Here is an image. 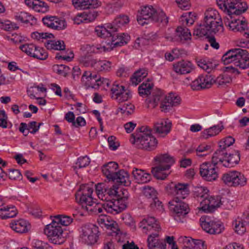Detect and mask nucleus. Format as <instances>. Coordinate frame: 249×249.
Returning a JSON list of instances; mask_svg holds the SVG:
<instances>
[{
	"label": "nucleus",
	"mask_w": 249,
	"mask_h": 249,
	"mask_svg": "<svg viewBox=\"0 0 249 249\" xmlns=\"http://www.w3.org/2000/svg\"><path fill=\"white\" fill-rule=\"evenodd\" d=\"M216 3L219 9L230 17L224 20L225 25L234 32L243 33V36L249 39V26L245 18H235L247 11V2L243 0H217Z\"/></svg>",
	"instance_id": "1"
},
{
	"label": "nucleus",
	"mask_w": 249,
	"mask_h": 249,
	"mask_svg": "<svg viewBox=\"0 0 249 249\" xmlns=\"http://www.w3.org/2000/svg\"><path fill=\"white\" fill-rule=\"evenodd\" d=\"M216 11L212 9L205 12L203 23H200L196 27L193 32V35L198 37L215 34L223 31L222 21L215 20Z\"/></svg>",
	"instance_id": "2"
},
{
	"label": "nucleus",
	"mask_w": 249,
	"mask_h": 249,
	"mask_svg": "<svg viewBox=\"0 0 249 249\" xmlns=\"http://www.w3.org/2000/svg\"><path fill=\"white\" fill-rule=\"evenodd\" d=\"M118 28L112 24H107L106 26H97L95 28L97 35L102 38L111 37V42H108L107 45L110 48L122 46L126 44L130 39V36L124 33L118 34Z\"/></svg>",
	"instance_id": "3"
},
{
	"label": "nucleus",
	"mask_w": 249,
	"mask_h": 249,
	"mask_svg": "<svg viewBox=\"0 0 249 249\" xmlns=\"http://www.w3.org/2000/svg\"><path fill=\"white\" fill-rule=\"evenodd\" d=\"M146 101L151 104L152 107H156L159 102H160V108L162 111L169 112L173 107L180 104V98L175 94L170 93L165 95L160 89H156L152 92V97L148 98Z\"/></svg>",
	"instance_id": "4"
},
{
	"label": "nucleus",
	"mask_w": 249,
	"mask_h": 249,
	"mask_svg": "<svg viewBox=\"0 0 249 249\" xmlns=\"http://www.w3.org/2000/svg\"><path fill=\"white\" fill-rule=\"evenodd\" d=\"M141 134L135 135L132 134L130 141L135 147L147 151H152L156 149L158 141L151 133V129L148 126H142L139 128Z\"/></svg>",
	"instance_id": "5"
},
{
	"label": "nucleus",
	"mask_w": 249,
	"mask_h": 249,
	"mask_svg": "<svg viewBox=\"0 0 249 249\" xmlns=\"http://www.w3.org/2000/svg\"><path fill=\"white\" fill-rule=\"evenodd\" d=\"M137 21L142 26L152 21L166 25L168 22V18L160 9H156L152 6L146 5L141 7L140 14L137 16Z\"/></svg>",
	"instance_id": "6"
},
{
	"label": "nucleus",
	"mask_w": 249,
	"mask_h": 249,
	"mask_svg": "<svg viewBox=\"0 0 249 249\" xmlns=\"http://www.w3.org/2000/svg\"><path fill=\"white\" fill-rule=\"evenodd\" d=\"M137 21L142 26L152 21L166 25L168 22V18L160 9H156L152 6L146 5L141 7L140 14L137 16Z\"/></svg>",
	"instance_id": "7"
},
{
	"label": "nucleus",
	"mask_w": 249,
	"mask_h": 249,
	"mask_svg": "<svg viewBox=\"0 0 249 249\" xmlns=\"http://www.w3.org/2000/svg\"><path fill=\"white\" fill-rule=\"evenodd\" d=\"M222 60L225 65L232 63L233 67L242 69L249 68V53L246 50L236 48L229 50L225 53Z\"/></svg>",
	"instance_id": "8"
},
{
	"label": "nucleus",
	"mask_w": 249,
	"mask_h": 249,
	"mask_svg": "<svg viewBox=\"0 0 249 249\" xmlns=\"http://www.w3.org/2000/svg\"><path fill=\"white\" fill-rule=\"evenodd\" d=\"M154 160L157 165L152 169L151 172L153 176L158 179H165L170 174L167 171L169 170L171 166L175 162L174 158L165 154L156 156Z\"/></svg>",
	"instance_id": "9"
},
{
	"label": "nucleus",
	"mask_w": 249,
	"mask_h": 249,
	"mask_svg": "<svg viewBox=\"0 0 249 249\" xmlns=\"http://www.w3.org/2000/svg\"><path fill=\"white\" fill-rule=\"evenodd\" d=\"M100 235L99 228L92 224H87L81 227L80 238L82 242L88 245L95 244Z\"/></svg>",
	"instance_id": "10"
},
{
	"label": "nucleus",
	"mask_w": 249,
	"mask_h": 249,
	"mask_svg": "<svg viewBox=\"0 0 249 249\" xmlns=\"http://www.w3.org/2000/svg\"><path fill=\"white\" fill-rule=\"evenodd\" d=\"M44 232L53 244H60L64 242L63 231L61 227L53 221L51 224L46 226Z\"/></svg>",
	"instance_id": "11"
},
{
	"label": "nucleus",
	"mask_w": 249,
	"mask_h": 249,
	"mask_svg": "<svg viewBox=\"0 0 249 249\" xmlns=\"http://www.w3.org/2000/svg\"><path fill=\"white\" fill-rule=\"evenodd\" d=\"M219 163V161L215 162L212 159V163L205 162L201 164L199 168L200 175L205 180L212 181L215 180L218 178V173L216 170V165Z\"/></svg>",
	"instance_id": "12"
},
{
	"label": "nucleus",
	"mask_w": 249,
	"mask_h": 249,
	"mask_svg": "<svg viewBox=\"0 0 249 249\" xmlns=\"http://www.w3.org/2000/svg\"><path fill=\"white\" fill-rule=\"evenodd\" d=\"M93 191V184H85L80 185L75 196L77 200L79 198V202L82 205L83 207H84L85 203L91 202L92 199H93L92 197Z\"/></svg>",
	"instance_id": "13"
},
{
	"label": "nucleus",
	"mask_w": 249,
	"mask_h": 249,
	"mask_svg": "<svg viewBox=\"0 0 249 249\" xmlns=\"http://www.w3.org/2000/svg\"><path fill=\"white\" fill-rule=\"evenodd\" d=\"M200 221L202 228L210 234H219L224 229L223 225L220 222L211 220L209 218L201 217Z\"/></svg>",
	"instance_id": "14"
},
{
	"label": "nucleus",
	"mask_w": 249,
	"mask_h": 249,
	"mask_svg": "<svg viewBox=\"0 0 249 249\" xmlns=\"http://www.w3.org/2000/svg\"><path fill=\"white\" fill-rule=\"evenodd\" d=\"M214 83V79L210 73L199 75L196 79L192 81L191 87L193 90H200L208 89Z\"/></svg>",
	"instance_id": "15"
},
{
	"label": "nucleus",
	"mask_w": 249,
	"mask_h": 249,
	"mask_svg": "<svg viewBox=\"0 0 249 249\" xmlns=\"http://www.w3.org/2000/svg\"><path fill=\"white\" fill-rule=\"evenodd\" d=\"M222 204L221 197L219 196L214 197L208 195V197L200 201V209L206 213H212Z\"/></svg>",
	"instance_id": "16"
},
{
	"label": "nucleus",
	"mask_w": 249,
	"mask_h": 249,
	"mask_svg": "<svg viewBox=\"0 0 249 249\" xmlns=\"http://www.w3.org/2000/svg\"><path fill=\"white\" fill-rule=\"evenodd\" d=\"M235 140L231 137L228 136L221 140L219 143V148L213 155V160L214 162L221 160L224 155L227 154L228 148L232 145Z\"/></svg>",
	"instance_id": "17"
},
{
	"label": "nucleus",
	"mask_w": 249,
	"mask_h": 249,
	"mask_svg": "<svg viewBox=\"0 0 249 249\" xmlns=\"http://www.w3.org/2000/svg\"><path fill=\"white\" fill-rule=\"evenodd\" d=\"M81 62L85 66L93 67L98 71H107L111 69V63L108 61H97L91 58H82Z\"/></svg>",
	"instance_id": "18"
},
{
	"label": "nucleus",
	"mask_w": 249,
	"mask_h": 249,
	"mask_svg": "<svg viewBox=\"0 0 249 249\" xmlns=\"http://www.w3.org/2000/svg\"><path fill=\"white\" fill-rule=\"evenodd\" d=\"M240 71L232 65L226 67L224 73L217 77L214 80V83L217 85L218 87L223 86L227 83L231 82V75L230 74H235L238 75Z\"/></svg>",
	"instance_id": "19"
},
{
	"label": "nucleus",
	"mask_w": 249,
	"mask_h": 249,
	"mask_svg": "<svg viewBox=\"0 0 249 249\" xmlns=\"http://www.w3.org/2000/svg\"><path fill=\"white\" fill-rule=\"evenodd\" d=\"M171 209L175 213V219L178 220V218L180 216H184L189 213V208L188 205L180 200H173L170 202Z\"/></svg>",
	"instance_id": "20"
},
{
	"label": "nucleus",
	"mask_w": 249,
	"mask_h": 249,
	"mask_svg": "<svg viewBox=\"0 0 249 249\" xmlns=\"http://www.w3.org/2000/svg\"><path fill=\"white\" fill-rule=\"evenodd\" d=\"M240 160V155L238 151H234L232 153H229L224 155L219 163H222L223 165L226 167H232L237 164Z\"/></svg>",
	"instance_id": "21"
},
{
	"label": "nucleus",
	"mask_w": 249,
	"mask_h": 249,
	"mask_svg": "<svg viewBox=\"0 0 249 249\" xmlns=\"http://www.w3.org/2000/svg\"><path fill=\"white\" fill-rule=\"evenodd\" d=\"M158 232H152L147 239V247L149 249H166L165 242L159 239Z\"/></svg>",
	"instance_id": "22"
},
{
	"label": "nucleus",
	"mask_w": 249,
	"mask_h": 249,
	"mask_svg": "<svg viewBox=\"0 0 249 249\" xmlns=\"http://www.w3.org/2000/svg\"><path fill=\"white\" fill-rule=\"evenodd\" d=\"M140 227L146 231H143L146 234H148V232H159L160 229V227L155 217L152 216L148 217L142 220L140 223Z\"/></svg>",
	"instance_id": "23"
},
{
	"label": "nucleus",
	"mask_w": 249,
	"mask_h": 249,
	"mask_svg": "<svg viewBox=\"0 0 249 249\" xmlns=\"http://www.w3.org/2000/svg\"><path fill=\"white\" fill-rule=\"evenodd\" d=\"M75 8L80 9H95L101 5L98 0H72Z\"/></svg>",
	"instance_id": "24"
},
{
	"label": "nucleus",
	"mask_w": 249,
	"mask_h": 249,
	"mask_svg": "<svg viewBox=\"0 0 249 249\" xmlns=\"http://www.w3.org/2000/svg\"><path fill=\"white\" fill-rule=\"evenodd\" d=\"M171 122L168 120L161 121L155 124L152 131L158 134L161 137H164L170 131L171 127Z\"/></svg>",
	"instance_id": "25"
},
{
	"label": "nucleus",
	"mask_w": 249,
	"mask_h": 249,
	"mask_svg": "<svg viewBox=\"0 0 249 249\" xmlns=\"http://www.w3.org/2000/svg\"><path fill=\"white\" fill-rule=\"evenodd\" d=\"M173 69L176 73L185 74L191 72L193 68L191 62L182 60L174 64Z\"/></svg>",
	"instance_id": "26"
},
{
	"label": "nucleus",
	"mask_w": 249,
	"mask_h": 249,
	"mask_svg": "<svg viewBox=\"0 0 249 249\" xmlns=\"http://www.w3.org/2000/svg\"><path fill=\"white\" fill-rule=\"evenodd\" d=\"M189 185L187 183H178L174 186L173 194L176 196L174 200L184 199L189 195Z\"/></svg>",
	"instance_id": "27"
},
{
	"label": "nucleus",
	"mask_w": 249,
	"mask_h": 249,
	"mask_svg": "<svg viewBox=\"0 0 249 249\" xmlns=\"http://www.w3.org/2000/svg\"><path fill=\"white\" fill-rule=\"evenodd\" d=\"M25 4L35 11L42 13L49 10V7L45 2L40 0H25Z\"/></svg>",
	"instance_id": "28"
},
{
	"label": "nucleus",
	"mask_w": 249,
	"mask_h": 249,
	"mask_svg": "<svg viewBox=\"0 0 249 249\" xmlns=\"http://www.w3.org/2000/svg\"><path fill=\"white\" fill-rule=\"evenodd\" d=\"M118 164L113 161H111L103 165L102 170L103 174L106 177L109 181L112 180L117 173Z\"/></svg>",
	"instance_id": "29"
},
{
	"label": "nucleus",
	"mask_w": 249,
	"mask_h": 249,
	"mask_svg": "<svg viewBox=\"0 0 249 249\" xmlns=\"http://www.w3.org/2000/svg\"><path fill=\"white\" fill-rule=\"evenodd\" d=\"M234 230L239 234H244L247 229H249V214L244 219H238L234 223Z\"/></svg>",
	"instance_id": "30"
},
{
	"label": "nucleus",
	"mask_w": 249,
	"mask_h": 249,
	"mask_svg": "<svg viewBox=\"0 0 249 249\" xmlns=\"http://www.w3.org/2000/svg\"><path fill=\"white\" fill-rule=\"evenodd\" d=\"M19 130L25 136H27L29 133L35 134L38 131V126H37V122L32 121L28 124L25 123H21L20 124Z\"/></svg>",
	"instance_id": "31"
},
{
	"label": "nucleus",
	"mask_w": 249,
	"mask_h": 249,
	"mask_svg": "<svg viewBox=\"0 0 249 249\" xmlns=\"http://www.w3.org/2000/svg\"><path fill=\"white\" fill-rule=\"evenodd\" d=\"M132 174L139 183H145L149 181L151 178L150 174L145 173L143 170L136 168L132 171Z\"/></svg>",
	"instance_id": "32"
},
{
	"label": "nucleus",
	"mask_w": 249,
	"mask_h": 249,
	"mask_svg": "<svg viewBox=\"0 0 249 249\" xmlns=\"http://www.w3.org/2000/svg\"><path fill=\"white\" fill-rule=\"evenodd\" d=\"M191 36V33L188 29L179 26L176 29L175 40L178 41L184 42L190 39Z\"/></svg>",
	"instance_id": "33"
},
{
	"label": "nucleus",
	"mask_w": 249,
	"mask_h": 249,
	"mask_svg": "<svg viewBox=\"0 0 249 249\" xmlns=\"http://www.w3.org/2000/svg\"><path fill=\"white\" fill-rule=\"evenodd\" d=\"M223 128L224 127L223 125H214L208 129L204 130L201 133V136L204 139H207L209 137L217 135Z\"/></svg>",
	"instance_id": "34"
},
{
	"label": "nucleus",
	"mask_w": 249,
	"mask_h": 249,
	"mask_svg": "<svg viewBox=\"0 0 249 249\" xmlns=\"http://www.w3.org/2000/svg\"><path fill=\"white\" fill-rule=\"evenodd\" d=\"M82 49L88 53L106 52L111 50V48H107L105 46H101L100 45L95 46L94 45H90L89 44L83 45Z\"/></svg>",
	"instance_id": "35"
},
{
	"label": "nucleus",
	"mask_w": 249,
	"mask_h": 249,
	"mask_svg": "<svg viewBox=\"0 0 249 249\" xmlns=\"http://www.w3.org/2000/svg\"><path fill=\"white\" fill-rule=\"evenodd\" d=\"M17 20L22 23H29L31 25H34L36 23V19L31 15L24 12H21L16 16Z\"/></svg>",
	"instance_id": "36"
},
{
	"label": "nucleus",
	"mask_w": 249,
	"mask_h": 249,
	"mask_svg": "<svg viewBox=\"0 0 249 249\" xmlns=\"http://www.w3.org/2000/svg\"><path fill=\"white\" fill-rule=\"evenodd\" d=\"M111 181H116L124 186L129 184L128 174L124 170H121L117 172Z\"/></svg>",
	"instance_id": "37"
},
{
	"label": "nucleus",
	"mask_w": 249,
	"mask_h": 249,
	"mask_svg": "<svg viewBox=\"0 0 249 249\" xmlns=\"http://www.w3.org/2000/svg\"><path fill=\"white\" fill-rule=\"evenodd\" d=\"M45 47L48 50L64 51L65 50V44L62 40H47L44 43Z\"/></svg>",
	"instance_id": "38"
},
{
	"label": "nucleus",
	"mask_w": 249,
	"mask_h": 249,
	"mask_svg": "<svg viewBox=\"0 0 249 249\" xmlns=\"http://www.w3.org/2000/svg\"><path fill=\"white\" fill-rule=\"evenodd\" d=\"M10 227L18 233H24L28 231L27 222L23 219L10 223Z\"/></svg>",
	"instance_id": "39"
},
{
	"label": "nucleus",
	"mask_w": 249,
	"mask_h": 249,
	"mask_svg": "<svg viewBox=\"0 0 249 249\" xmlns=\"http://www.w3.org/2000/svg\"><path fill=\"white\" fill-rule=\"evenodd\" d=\"M57 225L67 226L72 222V218L64 215H57L53 217L52 220Z\"/></svg>",
	"instance_id": "40"
},
{
	"label": "nucleus",
	"mask_w": 249,
	"mask_h": 249,
	"mask_svg": "<svg viewBox=\"0 0 249 249\" xmlns=\"http://www.w3.org/2000/svg\"><path fill=\"white\" fill-rule=\"evenodd\" d=\"M235 171L228 172L223 175L222 180L223 182L229 186H234V182L235 180Z\"/></svg>",
	"instance_id": "41"
},
{
	"label": "nucleus",
	"mask_w": 249,
	"mask_h": 249,
	"mask_svg": "<svg viewBox=\"0 0 249 249\" xmlns=\"http://www.w3.org/2000/svg\"><path fill=\"white\" fill-rule=\"evenodd\" d=\"M153 87V84L150 83V81L147 80L146 82H143L138 88L139 94L142 96L146 95L151 93V89Z\"/></svg>",
	"instance_id": "42"
},
{
	"label": "nucleus",
	"mask_w": 249,
	"mask_h": 249,
	"mask_svg": "<svg viewBox=\"0 0 249 249\" xmlns=\"http://www.w3.org/2000/svg\"><path fill=\"white\" fill-rule=\"evenodd\" d=\"M102 223H104L105 227L107 229L112 231L113 232H116L118 231V225L114 220H111L107 217L101 219Z\"/></svg>",
	"instance_id": "43"
},
{
	"label": "nucleus",
	"mask_w": 249,
	"mask_h": 249,
	"mask_svg": "<svg viewBox=\"0 0 249 249\" xmlns=\"http://www.w3.org/2000/svg\"><path fill=\"white\" fill-rule=\"evenodd\" d=\"M150 207L152 211L161 213L163 211V207L162 202L156 197L151 200Z\"/></svg>",
	"instance_id": "44"
},
{
	"label": "nucleus",
	"mask_w": 249,
	"mask_h": 249,
	"mask_svg": "<svg viewBox=\"0 0 249 249\" xmlns=\"http://www.w3.org/2000/svg\"><path fill=\"white\" fill-rule=\"evenodd\" d=\"M235 180H234V187L240 186H243L246 184L247 178L244 175L241 173L235 171Z\"/></svg>",
	"instance_id": "45"
},
{
	"label": "nucleus",
	"mask_w": 249,
	"mask_h": 249,
	"mask_svg": "<svg viewBox=\"0 0 249 249\" xmlns=\"http://www.w3.org/2000/svg\"><path fill=\"white\" fill-rule=\"evenodd\" d=\"M53 35L52 34L48 33H38L34 32L32 35V37L38 41L43 42L44 39L53 38Z\"/></svg>",
	"instance_id": "46"
},
{
	"label": "nucleus",
	"mask_w": 249,
	"mask_h": 249,
	"mask_svg": "<svg viewBox=\"0 0 249 249\" xmlns=\"http://www.w3.org/2000/svg\"><path fill=\"white\" fill-rule=\"evenodd\" d=\"M134 106L131 104H124L117 109V113L120 112L122 114L130 115L133 112Z\"/></svg>",
	"instance_id": "47"
},
{
	"label": "nucleus",
	"mask_w": 249,
	"mask_h": 249,
	"mask_svg": "<svg viewBox=\"0 0 249 249\" xmlns=\"http://www.w3.org/2000/svg\"><path fill=\"white\" fill-rule=\"evenodd\" d=\"M53 70L58 74L66 77L70 69L68 66L64 65H56L53 66Z\"/></svg>",
	"instance_id": "48"
},
{
	"label": "nucleus",
	"mask_w": 249,
	"mask_h": 249,
	"mask_svg": "<svg viewBox=\"0 0 249 249\" xmlns=\"http://www.w3.org/2000/svg\"><path fill=\"white\" fill-rule=\"evenodd\" d=\"M198 66L206 71L208 73H210L214 68L212 62L207 61L204 59H201L197 62Z\"/></svg>",
	"instance_id": "49"
},
{
	"label": "nucleus",
	"mask_w": 249,
	"mask_h": 249,
	"mask_svg": "<svg viewBox=\"0 0 249 249\" xmlns=\"http://www.w3.org/2000/svg\"><path fill=\"white\" fill-rule=\"evenodd\" d=\"M178 241L182 243L183 249H192L194 239L186 236H181L179 238Z\"/></svg>",
	"instance_id": "50"
},
{
	"label": "nucleus",
	"mask_w": 249,
	"mask_h": 249,
	"mask_svg": "<svg viewBox=\"0 0 249 249\" xmlns=\"http://www.w3.org/2000/svg\"><path fill=\"white\" fill-rule=\"evenodd\" d=\"M48 53L43 48H38L37 47L33 53L34 58L40 59L45 60L48 57Z\"/></svg>",
	"instance_id": "51"
},
{
	"label": "nucleus",
	"mask_w": 249,
	"mask_h": 249,
	"mask_svg": "<svg viewBox=\"0 0 249 249\" xmlns=\"http://www.w3.org/2000/svg\"><path fill=\"white\" fill-rule=\"evenodd\" d=\"M90 162V159L87 156L80 157L77 159V162H76L77 166L74 167V169L77 167L78 168L86 167L89 165Z\"/></svg>",
	"instance_id": "52"
},
{
	"label": "nucleus",
	"mask_w": 249,
	"mask_h": 249,
	"mask_svg": "<svg viewBox=\"0 0 249 249\" xmlns=\"http://www.w3.org/2000/svg\"><path fill=\"white\" fill-rule=\"evenodd\" d=\"M129 21V18L127 16L123 15L116 18L113 21V23H109V24H112V25L115 26L119 29V27L121 26L128 23Z\"/></svg>",
	"instance_id": "53"
},
{
	"label": "nucleus",
	"mask_w": 249,
	"mask_h": 249,
	"mask_svg": "<svg viewBox=\"0 0 249 249\" xmlns=\"http://www.w3.org/2000/svg\"><path fill=\"white\" fill-rule=\"evenodd\" d=\"M19 48L22 52L32 57L36 46L33 44H25L20 46Z\"/></svg>",
	"instance_id": "54"
},
{
	"label": "nucleus",
	"mask_w": 249,
	"mask_h": 249,
	"mask_svg": "<svg viewBox=\"0 0 249 249\" xmlns=\"http://www.w3.org/2000/svg\"><path fill=\"white\" fill-rule=\"evenodd\" d=\"M208 192L207 188L202 186L196 187L195 190V195L200 199H205V197H208Z\"/></svg>",
	"instance_id": "55"
},
{
	"label": "nucleus",
	"mask_w": 249,
	"mask_h": 249,
	"mask_svg": "<svg viewBox=\"0 0 249 249\" xmlns=\"http://www.w3.org/2000/svg\"><path fill=\"white\" fill-rule=\"evenodd\" d=\"M53 23L54 25H52V28L55 30H63L67 26L65 20L58 18L57 17H56V19L54 20Z\"/></svg>",
	"instance_id": "56"
},
{
	"label": "nucleus",
	"mask_w": 249,
	"mask_h": 249,
	"mask_svg": "<svg viewBox=\"0 0 249 249\" xmlns=\"http://www.w3.org/2000/svg\"><path fill=\"white\" fill-rule=\"evenodd\" d=\"M107 184L105 182L98 183L95 185V190L98 197L101 199H106L103 194V191H105Z\"/></svg>",
	"instance_id": "57"
},
{
	"label": "nucleus",
	"mask_w": 249,
	"mask_h": 249,
	"mask_svg": "<svg viewBox=\"0 0 249 249\" xmlns=\"http://www.w3.org/2000/svg\"><path fill=\"white\" fill-rule=\"evenodd\" d=\"M143 194L148 198H154L157 197V192L155 189L150 186L143 187Z\"/></svg>",
	"instance_id": "58"
},
{
	"label": "nucleus",
	"mask_w": 249,
	"mask_h": 249,
	"mask_svg": "<svg viewBox=\"0 0 249 249\" xmlns=\"http://www.w3.org/2000/svg\"><path fill=\"white\" fill-rule=\"evenodd\" d=\"M82 18L85 20H88L89 22L94 20L97 16V13L93 10L84 12L81 14Z\"/></svg>",
	"instance_id": "59"
},
{
	"label": "nucleus",
	"mask_w": 249,
	"mask_h": 249,
	"mask_svg": "<svg viewBox=\"0 0 249 249\" xmlns=\"http://www.w3.org/2000/svg\"><path fill=\"white\" fill-rule=\"evenodd\" d=\"M131 96L130 92L129 90H124L123 92L119 93L118 95H117L113 99L118 100L119 102H123L124 101H127Z\"/></svg>",
	"instance_id": "60"
},
{
	"label": "nucleus",
	"mask_w": 249,
	"mask_h": 249,
	"mask_svg": "<svg viewBox=\"0 0 249 249\" xmlns=\"http://www.w3.org/2000/svg\"><path fill=\"white\" fill-rule=\"evenodd\" d=\"M124 89V86H120L119 84L115 83L111 89V91L112 94V98H115V97L118 95L119 93L123 92Z\"/></svg>",
	"instance_id": "61"
},
{
	"label": "nucleus",
	"mask_w": 249,
	"mask_h": 249,
	"mask_svg": "<svg viewBox=\"0 0 249 249\" xmlns=\"http://www.w3.org/2000/svg\"><path fill=\"white\" fill-rule=\"evenodd\" d=\"M98 205V203H96L92 199L91 202L89 203L86 202L84 204V207H85L86 210L91 213L97 214L96 206Z\"/></svg>",
	"instance_id": "62"
},
{
	"label": "nucleus",
	"mask_w": 249,
	"mask_h": 249,
	"mask_svg": "<svg viewBox=\"0 0 249 249\" xmlns=\"http://www.w3.org/2000/svg\"><path fill=\"white\" fill-rule=\"evenodd\" d=\"M0 28L8 31H12V30L17 29L18 28V27L16 26L15 24H13L10 21H7L6 22L0 21Z\"/></svg>",
	"instance_id": "63"
},
{
	"label": "nucleus",
	"mask_w": 249,
	"mask_h": 249,
	"mask_svg": "<svg viewBox=\"0 0 249 249\" xmlns=\"http://www.w3.org/2000/svg\"><path fill=\"white\" fill-rule=\"evenodd\" d=\"M91 76V72L90 71H85L84 73L83 74L82 77V81L83 82H85V85L89 88L91 87L92 88H95V86L92 85V84L91 82L90 83L89 82L90 81V78Z\"/></svg>",
	"instance_id": "64"
}]
</instances>
